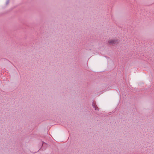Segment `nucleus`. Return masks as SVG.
Here are the masks:
<instances>
[{
	"instance_id": "nucleus-1",
	"label": "nucleus",
	"mask_w": 154,
	"mask_h": 154,
	"mask_svg": "<svg viewBox=\"0 0 154 154\" xmlns=\"http://www.w3.org/2000/svg\"><path fill=\"white\" fill-rule=\"evenodd\" d=\"M108 43L112 45L117 44L118 43V40L116 39H111L108 41Z\"/></svg>"
},
{
	"instance_id": "nucleus-2",
	"label": "nucleus",
	"mask_w": 154,
	"mask_h": 154,
	"mask_svg": "<svg viewBox=\"0 0 154 154\" xmlns=\"http://www.w3.org/2000/svg\"><path fill=\"white\" fill-rule=\"evenodd\" d=\"M9 3V1L8 0L7 1V2H6V4H7L8 3Z\"/></svg>"
}]
</instances>
